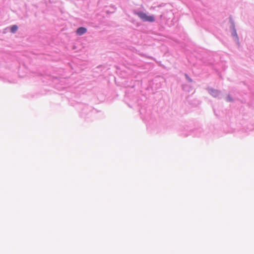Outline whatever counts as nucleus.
<instances>
[{
    "label": "nucleus",
    "mask_w": 254,
    "mask_h": 254,
    "mask_svg": "<svg viewBox=\"0 0 254 254\" xmlns=\"http://www.w3.org/2000/svg\"><path fill=\"white\" fill-rule=\"evenodd\" d=\"M87 31L86 28L84 27H79L76 30V33L78 35H81L85 33H86Z\"/></svg>",
    "instance_id": "f03ea898"
},
{
    "label": "nucleus",
    "mask_w": 254,
    "mask_h": 254,
    "mask_svg": "<svg viewBox=\"0 0 254 254\" xmlns=\"http://www.w3.org/2000/svg\"><path fill=\"white\" fill-rule=\"evenodd\" d=\"M210 93L214 97H216L219 94L218 91L215 89H211L210 90Z\"/></svg>",
    "instance_id": "7ed1b4c3"
},
{
    "label": "nucleus",
    "mask_w": 254,
    "mask_h": 254,
    "mask_svg": "<svg viewBox=\"0 0 254 254\" xmlns=\"http://www.w3.org/2000/svg\"><path fill=\"white\" fill-rule=\"evenodd\" d=\"M138 17L144 21L153 22L155 21L154 17L152 15H147L143 12H139L137 13Z\"/></svg>",
    "instance_id": "f257e3e1"
},
{
    "label": "nucleus",
    "mask_w": 254,
    "mask_h": 254,
    "mask_svg": "<svg viewBox=\"0 0 254 254\" xmlns=\"http://www.w3.org/2000/svg\"><path fill=\"white\" fill-rule=\"evenodd\" d=\"M18 29V27L14 25H13L11 27V32L13 33H15Z\"/></svg>",
    "instance_id": "20e7f679"
}]
</instances>
